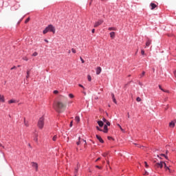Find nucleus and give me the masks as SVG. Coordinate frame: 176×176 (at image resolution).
Returning a JSON list of instances; mask_svg holds the SVG:
<instances>
[{
    "mask_svg": "<svg viewBox=\"0 0 176 176\" xmlns=\"http://www.w3.org/2000/svg\"><path fill=\"white\" fill-rule=\"evenodd\" d=\"M98 124L99 126V127H103L104 126V122L99 120L98 121Z\"/></svg>",
    "mask_w": 176,
    "mask_h": 176,
    "instance_id": "f8f14e48",
    "label": "nucleus"
},
{
    "mask_svg": "<svg viewBox=\"0 0 176 176\" xmlns=\"http://www.w3.org/2000/svg\"><path fill=\"white\" fill-rule=\"evenodd\" d=\"M87 80H89V82H91V75L87 76Z\"/></svg>",
    "mask_w": 176,
    "mask_h": 176,
    "instance_id": "393cba45",
    "label": "nucleus"
},
{
    "mask_svg": "<svg viewBox=\"0 0 176 176\" xmlns=\"http://www.w3.org/2000/svg\"><path fill=\"white\" fill-rule=\"evenodd\" d=\"M68 53H71V50H69Z\"/></svg>",
    "mask_w": 176,
    "mask_h": 176,
    "instance_id": "774afa93",
    "label": "nucleus"
},
{
    "mask_svg": "<svg viewBox=\"0 0 176 176\" xmlns=\"http://www.w3.org/2000/svg\"><path fill=\"white\" fill-rule=\"evenodd\" d=\"M169 127H170V129H174V127H175V122L171 121L169 123Z\"/></svg>",
    "mask_w": 176,
    "mask_h": 176,
    "instance_id": "6e6552de",
    "label": "nucleus"
},
{
    "mask_svg": "<svg viewBox=\"0 0 176 176\" xmlns=\"http://www.w3.org/2000/svg\"><path fill=\"white\" fill-rule=\"evenodd\" d=\"M96 168L101 169V166H98V165H96Z\"/></svg>",
    "mask_w": 176,
    "mask_h": 176,
    "instance_id": "49530a36",
    "label": "nucleus"
},
{
    "mask_svg": "<svg viewBox=\"0 0 176 176\" xmlns=\"http://www.w3.org/2000/svg\"><path fill=\"white\" fill-rule=\"evenodd\" d=\"M69 97L70 98H74V94H69Z\"/></svg>",
    "mask_w": 176,
    "mask_h": 176,
    "instance_id": "473e14b6",
    "label": "nucleus"
},
{
    "mask_svg": "<svg viewBox=\"0 0 176 176\" xmlns=\"http://www.w3.org/2000/svg\"><path fill=\"white\" fill-rule=\"evenodd\" d=\"M160 156H162L163 157H164V156H166V154L162 153L160 155H157V157H159V159H162V157Z\"/></svg>",
    "mask_w": 176,
    "mask_h": 176,
    "instance_id": "412c9836",
    "label": "nucleus"
},
{
    "mask_svg": "<svg viewBox=\"0 0 176 176\" xmlns=\"http://www.w3.org/2000/svg\"><path fill=\"white\" fill-rule=\"evenodd\" d=\"M159 89L162 90V91H164V89L162 87V85H159Z\"/></svg>",
    "mask_w": 176,
    "mask_h": 176,
    "instance_id": "72a5a7b5",
    "label": "nucleus"
},
{
    "mask_svg": "<svg viewBox=\"0 0 176 176\" xmlns=\"http://www.w3.org/2000/svg\"><path fill=\"white\" fill-rule=\"evenodd\" d=\"M56 140H57V135H54L52 138L53 141H56Z\"/></svg>",
    "mask_w": 176,
    "mask_h": 176,
    "instance_id": "c756f323",
    "label": "nucleus"
},
{
    "mask_svg": "<svg viewBox=\"0 0 176 176\" xmlns=\"http://www.w3.org/2000/svg\"><path fill=\"white\" fill-rule=\"evenodd\" d=\"M32 167L35 168L36 171H38V164L36 162H32Z\"/></svg>",
    "mask_w": 176,
    "mask_h": 176,
    "instance_id": "423d86ee",
    "label": "nucleus"
},
{
    "mask_svg": "<svg viewBox=\"0 0 176 176\" xmlns=\"http://www.w3.org/2000/svg\"><path fill=\"white\" fill-rule=\"evenodd\" d=\"M164 93H170V91H168V90H164Z\"/></svg>",
    "mask_w": 176,
    "mask_h": 176,
    "instance_id": "3c124183",
    "label": "nucleus"
},
{
    "mask_svg": "<svg viewBox=\"0 0 176 176\" xmlns=\"http://www.w3.org/2000/svg\"><path fill=\"white\" fill-rule=\"evenodd\" d=\"M152 43V40L148 39L146 42V46H147V47H149V46H151V44Z\"/></svg>",
    "mask_w": 176,
    "mask_h": 176,
    "instance_id": "9b49d317",
    "label": "nucleus"
},
{
    "mask_svg": "<svg viewBox=\"0 0 176 176\" xmlns=\"http://www.w3.org/2000/svg\"><path fill=\"white\" fill-rule=\"evenodd\" d=\"M108 30H109V31H116V28H109Z\"/></svg>",
    "mask_w": 176,
    "mask_h": 176,
    "instance_id": "b1692460",
    "label": "nucleus"
},
{
    "mask_svg": "<svg viewBox=\"0 0 176 176\" xmlns=\"http://www.w3.org/2000/svg\"><path fill=\"white\" fill-rule=\"evenodd\" d=\"M141 54L142 56H144V54H145V51L144 50H141Z\"/></svg>",
    "mask_w": 176,
    "mask_h": 176,
    "instance_id": "f704fd0d",
    "label": "nucleus"
},
{
    "mask_svg": "<svg viewBox=\"0 0 176 176\" xmlns=\"http://www.w3.org/2000/svg\"><path fill=\"white\" fill-rule=\"evenodd\" d=\"M103 133H108V126H107V124L104 125V130H103Z\"/></svg>",
    "mask_w": 176,
    "mask_h": 176,
    "instance_id": "ddd939ff",
    "label": "nucleus"
},
{
    "mask_svg": "<svg viewBox=\"0 0 176 176\" xmlns=\"http://www.w3.org/2000/svg\"><path fill=\"white\" fill-rule=\"evenodd\" d=\"M164 157H165V159H166V160H168V157H167V155H165V156H164Z\"/></svg>",
    "mask_w": 176,
    "mask_h": 176,
    "instance_id": "603ef678",
    "label": "nucleus"
},
{
    "mask_svg": "<svg viewBox=\"0 0 176 176\" xmlns=\"http://www.w3.org/2000/svg\"><path fill=\"white\" fill-rule=\"evenodd\" d=\"M75 120L77 122V123H79V122H80V117H79V116H76L75 117Z\"/></svg>",
    "mask_w": 176,
    "mask_h": 176,
    "instance_id": "dca6fc26",
    "label": "nucleus"
},
{
    "mask_svg": "<svg viewBox=\"0 0 176 176\" xmlns=\"http://www.w3.org/2000/svg\"><path fill=\"white\" fill-rule=\"evenodd\" d=\"M17 67H16V66H14V67H12V68H11V70H12V69H16Z\"/></svg>",
    "mask_w": 176,
    "mask_h": 176,
    "instance_id": "c03bdc74",
    "label": "nucleus"
},
{
    "mask_svg": "<svg viewBox=\"0 0 176 176\" xmlns=\"http://www.w3.org/2000/svg\"><path fill=\"white\" fill-rule=\"evenodd\" d=\"M102 23H104V20L103 19H99L97 22H96L94 25V28H97V27H98L99 25H101V24H102Z\"/></svg>",
    "mask_w": 176,
    "mask_h": 176,
    "instance_id": "20e7f679",
    "label": "nucleus"
},
{
    "mask_svg": "<svg viewBox=\"0 0 176 176\" xmlns=\"http://www.w3.org/2000/svg\"><path fill=\"white\" fill-rule=\"evenodd\" d=\"M72 126H73V124H72V121L70 122V124H69V126L70 127H72Z\"/></svg>",
    "mask_w": 176,
    "mask_h": 176,
    "instance_id": "864d4df0",
    "label": "nucleus"
},
{
    "mask_svg": "<svg viewBox=\"0 0 176 176\" xmlns=\"http://www.w3.org/2000/svg\"><path fill=\"white\" fill-rule=\"evenodd\" d=\"M44 41H45V42H46L47 43H49V41H47V39H45Z\"/></svg>",
    "mask_w": 176,
    "mask_h": 176,
    "instance_id": "13d9d810",
    "label": "nucleus"
},
{
    "mask_svg": "<svg viewBox=\"0 0 176 176\" xmlns=\"http://www.w3.org/2000/svg\"><path fill=\"white\" fill-rule=\"evenodd\" d=\"M54 94H58V91L54 90Z\"/></svg>",
    "mask_w": 176,
    "mask_h": 176,
    "instance_id": "58836bf2",
    "label": "nucleus"
},
{
    "mask_svg": "<svg viewBox=\"0 0 176 176\" xmlns=\"http://www.w3.org/2000/svg\"><path fill=\"white\" fill-rule=\"evenodd\" d=\"M37 126L38 129H43V126H45V118L43 117H41L38 121Z\"/></svg>",
    "mask_w": 176,
    "mask_h": 176,
    "instance_id": "7ed1b4c3",
    "label": "nucleus"
},
{
    "mask_svg": "<svg viewBox=\"0 0 176 176\" xmlns=\"http://www.w3.org/2000/svg\"><path fill=\"white\" fill-rule=\"evenodd\" d=\"M5 101V97L0 94V102H3Z\"/></svg>",
    "mask_w": 176,
    "mask_h": 176,
    "instance_id": "a211bd4d",
    "label": "nucleus"
},
{
    "mask_svg": "<svg viewBox=\"0 0 176 176\" xmlns=\"http://www.w3.org/2000/svg\"><path fill=\"white\" fill-rule=\"evenodd\" d=\"M164 168L165 170L167 171V170H168V171L170 173L171 171L170 170V168L168 166H167V164H166V162H164Z\"/></svg>",
    "mask_w": 176,
    "mask_h": 176,
    "instance_id": "4468645a",
    "label": "nucleus"
},
{
    "mask_svg": "<svg viewBox=\"0 0 176 176\" xmlns=\"http://www.w3.org/2000/svg\"><path fill=\"white\" fill-rule=\"evenodd\" d=\"M24 124H25V126H28V124H27V122H25V118H24Z\"/></svg>",
    "mask_w": 176,
    "mask_h": 176,
    "instance_id": "de8ad7c7",
    "label": "nucleus"
},
{
    "mask_svg": "<svg viewBox=\"0 0 176 176\" xmlns=\"http://www.w3.org/2000/svg\"><path fill=\"white\" fill-rule=\"evenodd\" d=\"M139 85H140V86H142V83H141V82H140Z\"/></svg>",
    "mask_w": 176,
    "mask_h": 176,
    "instance_id": "69168bd1",
    "label": "nucleus"
},
{
    "mask_svg": "<svg viewBox=\"0 0 176 176\" xmlns=\"http://www.w3.org/2000/svg\"><path fill=\"white\" fill-rule=\"evenodd\" d=\"M145 75V72H142V75L140 76V78H142Z\"/></svg>",
    "mask_w": 176,
    "mask_h": 176,
    "instance_id": "e433bc0d",
    "label": "nucleus"
},
{
    "mask_svg": "<svg viewBox=\"0 0 176 176\" xmlns=\"http://www.w3.org/2000/svg\"><path fill=\"white\" fill-rule=\"evenodd\" d=\"M0 146H1V148H3V149L5 148V146H3V145H2V144L0 143Z\"/></svg>",
    "mask_w": 176,
    "mask_h": 176,
    "instance_id": "6e6d98bb",
    "label": "nucleus"
},
{
    "mask_svg": "<svg viewBox=\"0 0 176 176\" xmlns=\"http://www.w3.org/2000/svg\"><path fill=\"white\" fill-rule=\"evenodd\" d=\"M81 141H84V142H85V144H87V143L86 142L85 140L81 139Z\"/></svg>",
    "mask_w": 176,
    "mask_h": 176,
    "instance_id": "4d7b16f0",
    "label": "nucleus"
},
{
    "mask_svg": "<svg viewBox=\"0 0 176 176\" xmlns=\"http://www.w3.org/2000/svg\"><path fill=\"white\" fill-rule=\"evenodd\" d=\"M32 56H33L34 57H36V56H38V52H34L33 54H32Z\"/></svg>",
    "mask_w": 176,
    "mask_h": 176,
    "instance_id": "cd10ccee",
    "label": "nucleus"
},
{
    "mask_svg": "<svg viewBox=\"0 0 176 176\" xmlns=\"http://www.w3.org/2000/svg\"><path fill=\"white\" fill-rule=\"evenodd\" d=\"M163 164H164V162H157L154 165V167H155V168H163Z\"/></svg>",
    "mask_w": 176,
    "mask_h": 176,
    "instance_id": "39448f33",
    "label": "nucleus"
},
{
    "mask_svg": "<svg viewBox=\"0 0 176 176\" xmlns=\"http://www.w3.org/2000/svg\"><path fill=\"white\" fill-rule=\"evenodd\" d=\"M23 60H25V61H28V58L25 57V58H23Z\"/></svg>",
    "mask_w": 176,
    "mask_h": 176,
    "instance_id": "a18cd8bd",
    "label": "nucleus"
},
{
    "mask_svg": "<svg viewBox=\"0 0 176 176\" xmlns=\"http://www.w3.org/2000/svg\"><path fill=\"white\" fill-rule=\"evenodd\" d=\"M102 156H103L104 157H107V156H108V153H104L102 154Z\"/></svg>",
    "mask_w": 176,
    "mask_h": 176,
    "instance_id": "2f4dec72",
    "label": "nucleus"
},
{
    "mask_svg": "<svg viewBox=\"0 0 176 176\" xmlns=\"http://www.w3.org/2000/svg\"><path fill=\"white\" fill-rule=\"evenodd\" d=\"M28 21H30V18H28V19L25 21V23L27 24V23H28Z\"/></svg>",
    "mask_w": 176,
    "mask_h": 176,
    "instance_id": "c9c22d12",
    "label": "nucleus"
},
{
    "mask_svg": "<svg viewBox=\"0 0 176 176\" xmlns=\"http://www.w3.org/2000/svg\"><path fill=\"white\" fill-rule=\"evenodd\" d=\"M91 2H93V0H91L89 5H91Z\"/></svg>",
    "mask_w": 176,
    "mask_h": 176,
    "instance_id": "e2e57ef3",
    "label": "nucleus"
},
{
    "mask_svg": "<svg viewBox=\"0 0 176 176\" xmlns=\"http://www.w3.org/2000/svg\"><path fill=\"white\" fill-rule=\"evenodd\" d=\"M72 52L74 54L76 53V50H75V49H74V48L72 49Z\"/></svg>",
    "mask_w": 176,
    "mask_h": 176,
    "instance_id": "4c0bfd02",
    "label": "nucleus"
},
{
    "mask_svg": "<svg viewBox=\"0 0 176 176\" xmlns=\"http://www.w3.org/2000/svg\"><path fill=\"white\" fill-rule=\"evenodd\" d=\"M82 141V139L80 137L78 138V142H76V145H80V142Z\"/></svg>",
    "mask_w": 176,
    "mask_h": 176,
    "instance_id": "4be33fe9",
    "label": "nucleus"
},
{
    "mask_svg": "<svg viewBox=\"0 0 176 176\" xmlns=\"http://www.w3.org/2000/svg\"><path fill=\"white\" fill-rule=\"evenodd\" d=\"M80 60L82 63V64L85 63V60H83V58H82V57H80Z\"/></svg>",
    "mask_w": 176,
    "mask_h": 176,
    "instance_id": "37998d69",
    "label": "nucleus"
},
{
    "mask_svg": "<svg viewBox=\"0 0 176 176\" xmlns=\"http://www.w3.org/2000/svg\"><path fill=\"white\" fill-rule=\"evenodd\" d=\"M127 115H128V118H130V113H128Z\"/></svg>",
    "mask_w": 176,
    "mask_h": 176,
    "instance_id": "052dcab7",
    "label": "nucleus"
},
{
    "mask_svg": "<svg viewBox=\"0 0 176 176\" xmlns=\"http://www.w3.org/2000/svg\"><path fill=\"white\" fill-rule=\"evenodd\" d=\"M106 126H111V122H109V121H107L106 122Z\"/></svg>",
    "mask_w": 176,
    "mask_h": 176,
    "instance_id": "c85d7f7f",
    "label": "nucleus"
},
{
    "mask_svg": "<svg viewBox=\"0 0 176 176\" xmlns=\"http://www.w3.org/2000/svg\"><path fill=\"white\" fill-rule=\"evenodd\" d=\"M78 86H79V87H82V89H85V87H83V86L82 85V84H79Z\"/></svg>",
    "mask_w": 176,
    "mask_h": 176,
    "instance_id": "79ce46f5",
    "label": "nucleus"
},
{
    "mask_svg": "<svg viewBox=\"0 0 176 176\" xmlns=\"http://www.w3.org/2000/svg\"><path fill=\"white\" fill-rule=\"evenodd\" d=\"M34 140L36 142H38V133H34Z\"/></svg>",
    "mask_w": 176,
    "mask_h": 176,
    "instance_id": "f3484780",
    "label": "nucleus"
},
{
    "mask_svg": "<svg viewBox=\"0 0 176 176\" xmlns=\"http://www.w3.org/2000/svg\"><path fill=\"white\" fill-rule=\"evenodd\" d=\"M47 32H53L54 34H56V28H54L52 24L49 25L43 31V34L45 35L47 34Z\"/></svg>",
    "mask_w": 176,
    "mask_h": 176,
    "instance_id": "f03ea898",
    "label": "nucleus"
},
{
    "mask_svg": "<svg viewBox=\"0 0 176 176\" xmlns=\"http://www.w3.org/2000/svg\"><path fill=\"white\" fill-rule=\"evenodd\" d=\"M136 101H137L138 102H141V98L138 97V98H136Z\"/></svg>",
    "mask_w": 176,
    "mask_h": 176,
    "instance_id": "a878e982",
    "label": "nucleus"
},
{
    "mask_svg": "<svg viewBox=\"0 0 176 176\" xmlns=\"http://www.w3.org/2000/svg\"><path fill=\"white\" fill-rule=\"evenodd\" d=\"M96 137L97 140H98V141L100 142V144H104V140H102L101 136L96 135Z\"/></svg>",
    "mask_w": 176,
    "mask_h": 176,
    "instance_id": "0eeeda50",
    "label": "nucleus"
},
{
    "mask_svg": "<svg viewBox=\"0 0 176 176\" xmlns=\"http://www.w3.org/2000/svg\"><path fill=\"white\" fill-rule=\"evenodd\" d=\"M78 170H79V168H75V169H74V173H75V176H76V174H78Z\"/></svg>",
    "mask_w": 176,
    "mask_h": 176,
    "instance_id": "5701e85b",
    "label": "nucleus"
},
{
    "mask_svg": "<svg viewBox=\"0 0 176 176\" xmlns=\"http://www.w3.org/2000/svg\"><path fill=\"white\" fill-rule=\"evenodd\" d=\"M110 38H111V39L115 38V32H110Z\"/></svg>",
    "mask_w": 176,
    "mask_h": 176,
    "instance_id": "2eb2a0df",
    "label": "nucleus"
},
{
    "mask_svg": "<svg viewBox=\"0 0 176 176\" xmlns=\"http://www.w3.org/2000/svg\"><path fill=\"white\" fill-rule=\"evenodd\" d=\"M54 108L56 112L61 113V112H63V109L65 108V105H64L61 101H57L55 102Z\"/></svg>",
    "mask_w": 176,
    "mask_h": 176,
    "instance_id": "f257e3e1",
    "label": "nucleus"
},
{
    "mask_svg": "<svg viewBox=\"0 0 176 176\" xmlns=\"http://www.w3.org/2000/svg\"><path fill=\"white\" fill-rule=\"evenodd\" d=\"M98 160H101V157H98V159H96V162H98Z\"/></svg>",
    "mask_w": 176,
    "mask_h": 176,
    "instance_id": "8fccbe9b",
    "label": "nucleus"
},
{
    "mask_svg": "<svg viewBox=\"0 0 176 176\" xmlns=\"http://www.w3.org/2000/svg\"><path fill=\"white\" fill-rule=\"evenodd\" d=\"M96 129L98 131H102L103 132V130L101 129L100 127L98 126H96Z\"/></svg>",
    "mask_w": 176,
    "mask_h": 176,
    "instance_id": "bb28decb",
    "label": "nucleus"
},
{
    "mask_svg": "<svg viewBox=\"0 0 176 176\" xmlns=\"http://www.w3.org/2000/svg\"><path fill=\"white\" fill-rule=\"evenodd\" d=\"M113 102H114V104H118V102L116 101V98H113L112 99Z\"/></svg>",
    "mask_w": 176,
    "mask_h": 176,
    "instance_id": "7c9ffc66",
    "label": "nucleus"
},
{
    "mask_svg": "<svg viewBox=\"0 0 176 176\" xmlns=\"http://www.w3.org/2000/svg\"><path fill=\"white\" fill-rule=\"evenodd\" d=\"M95 31H96V30L93 29V30H91V33H92V34H94Z\"/></svg>",
    "mask_w": 176,
    "mask_h": 176,
    "instance_id": "5fc2aeb1",
    "label": "nucleus"
},
{
    "mask_svg": "<svg viewBox=\"0 0 176 176\" xmlns=\"http://www.w3.org/2000/svg\"><path fill=\"white\" fill-rule=\"evenodd\" d=\"M102 69H101V67H98L96 68V75H100V74H101V71Z\"/></svg>",
    "mask_w": 176,
    "mask_h": 176,
    "instance_id": "1a4fd4ad",
    "label": "nucleus"
},
{
    "mask_svg": "<svg viewBox=\"0 0 176 176\" xmlns=\"http://www.w3.org/2000/svg\"><path fill=\"white\" fill-rule=\"evenodd\" d=\"M103 122H107V119L105 118H102Z\"/></svg>",
    "mask_w": 176,
    "mask_h": 176,
    "instance_id": "09e8293b",
    "label": "nucleus"
},
{
    "mask_svg": "<svg viewBox=\"0 0 176 176\" xmlns=\"http://www.w3.org/2000/svg\"><path fill=\"white\" fill-rule=\"evenodd\" d=\"M175 76L176 77V70L174 72Z\"/></svg>",
    "mask_w": 176,
    "mask_h": 176,
    "instance_id": "680f3d73",
    "label": "nucleus"
},
{
    "mask_svg": "<svg viewBox=\"0 0 176 176\" xmlns=\"http://www.w3.org/2000/svg\"><path fill=\"white\" fill-rule=\"evenodd\" d=\"M150 6L151 8V10H153V9H155L157 6L154 3H151Z\"/></svg>",
    "mask_w": 176,
    "mask_h": 176,
    "instance_id": "9d476101",
    "label": "nucleus"
},
{
    "mask_svg": "<svg viewBox=\"0 0 176 176\" xmlns=\"http://www.w3.org/2000/svg\"><path fill=\"white\" fill-rule=\"evenodd\" d=\"M144 164H145V167L146 168H148V163L146 162H144Z\"/></svg>",
    "mask_w": 176,
    "mask_h": 176,
    "instance_id": "ea45409f",
    "label": "nucleus"
},
{
    "mask_svg": "<svg viewBox=\"0 0 176 176\" xmlns=\"http://www.w3.org/2000/svg\"><path fill=\"white\" fill-rule=\"evenodd\" d=\"M28 146H30V148H31V144H28Z\"/></svg>",
    "mask_w": 176,
    "mask_h": 176,
    "instance_id": "0e129e2a",
    "label": "nucleus"
},
{
    "mask_svg": "<svg viewBox=\"0 0 176 176\" xmlns=\"http://www.w3.org/2000/svg\"><path fill=\"white\" fill-rule=\"evenodd\" d=\"M31 69H28L26 74H27V76H26V79H28V78H30V72Z\"/></svg>",
    "mask_w": 176,
    "mask_h": 176,
    "instance_id": "6ab92c4d",
    "label": "nucleus"
},
{
    "mask_svg": "<svg viewBox=\"0 0 176 176\" xmlns=\"http://www.w3.org/2000/svg\"><path fill=\"white\" fill-rule=\"evenodd\" d=\"M20 23H21V19L19 21H18L17 24H20Z\"/></svg>",
    "mask_w": 176,
    "mask_h": 176,
    "instance_id": "bf43d9fd",
    "label": "nucleus"
},
{
    "mask_svg": "<svg viewBox=\"0 0 176 176\" xmlns=\"http://www.w3.org/2000/svg\"><path fill=\"white\" fill-rule=\"evenodd\" d=\"M111 98H112V100H113V98H115V94H111Z\"/></svg>",
    "mask_w": 176,
    "mask_h": 176,
    "instance_id": "a19ab883",
    "label": "nucleus"
},
{
    "mask_svg": "<svg viewBox=\"0 0 176 176\" xmlns=\"http://www.w3.org/2000/svg\"><path fill=\"white\" fill-rule=\"evenodd\" d=\"M111 138H111V137H108V140H111Z\"/></svg>",
    "mask_w": 176,
    "mask_h": 176,
    "instance_id": "338daca9",
    "label": "nucleus"
},
{
    "mask_svg": "<svg viewBox=\"0 0 176 176\" xmlns=\"http://www.w3.org/2000/svg\"><path fill=\"white\" fill-rule=\"evenodd\" d=\"M14 103H16V100L13 99L8 101V104H14Z\"/></svg>",
    "mask_w": 176,
    "mask_h": 176,
    "instance_id": "aec40b11",
    "label": "nucleus"
}]
</instances>
